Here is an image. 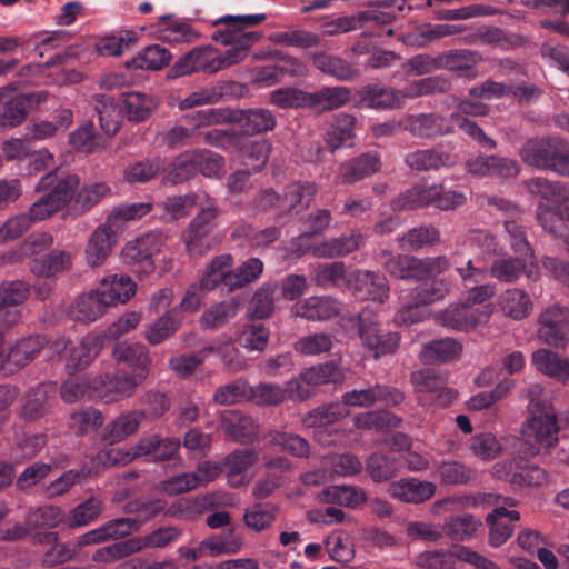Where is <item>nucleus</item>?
Wrapping results in <instances>:
<instances>
[{
	"label": "nucleus",
	"instance_id": "423d86ee",
	"mask_svg": "<svg viewBox=\"0 0 569 569\" xmlns=\"http://www.w3.org/2000/svg\"><path fill=\"white\" fill-rule=\"evenodd\" d=\"M538 339L552 348L565 349L569 343V309L552 305L538 317Z\"/></svg>",
	"mask_w": 569,
	"mask_h": 569
},
{
	"label": "nucleus",
	"instance_id": "4be33fe9",
	"mask_svg": "<svg viewBox=\"0 0 569 569\" xmlns=\"http://www.w3.org/2000/svg\"><path fill=\"white\" fill-rule=\"evenodd\" d=\"M97 291L108 308L129 301L137 292V284L129 276L109 274L100 280Z\"/></svg>",
	"mask_w": 569,
	"mask_h": 569
},
{
	"label": "nucleus",
	"instance_id": "052dcab7",
	"mask_svg": "<svg viewBox=\"0 0 569 569\" xmlns=\"http://www.w3.org/2000/svg\"><path fill=\"white\" fill-rule=\"evenodd\" d=\"M398 241L403 249L417 251L438 243L440 232L432 226H419L408 230Z\"/></svg>",
	"mask_w": 569,
	"mask_h": 569
},
{
	"label": "nucleus",
	"instance_id": "cd10ccee",
	"mask_svg": "<svg viewBox=\"0 0 569 569\" xmlns=\"http://www.w3.org/2000/svg\"><path fill=\"white\" fill-rule=\"evenodd\" d=\"M360 107L386 110L403 106L400 90L390 87L367 86L359 90Z\"/></svg>",
	"mask_w": 569,
	"mask_h": 569
},
{
	"label": "nucleus",
	"instance_id": "37998d69",
	"mask_svg": "<svg viewBox=\"0 0 569 569\" xmlns=\"http://www.w3.org/2000/svg\"><path fill=\"white\" fill-rule=\"evenodd\" d=\"M93 108L98 114L101 129L108 136L118 132L121 122V114L114 99L109 94H96Z\"/></svg>",
	"mask_w": 569,
	"mask_h": 569
},
{
	"label": "nucleus",
	"instance_id": "b1692460",
	"mask_svg": "<svg viewBox=\"0 0 569 569\" xmlns=\"http://www.w3.org/2000/svg\"><path fill=\"white\" fill-rule=\"evenodd\" d=\"M144 418L146 413L142 410H131L120 413L106 426L102 432V440L109 445L124 441L138 431Z\"/></svg>",
	"mask_w": 569,
	"mask_h": 569
},
{
	"label": "nucleus",
	"instance_id": "72a5a7b5",
	"mask_svg": "<svg viewBox=\"0 0 569 569\" xmlns=\"http://www.w3.org/2000/svg\"><path fill=\"white\" fill-rule=\"evenodd\" d=\"M209 201H216L207 192H191L183 196L168 197L161 207L171 219L178 220L189 216L194 207L208 206Z\"/></svg>",
	"mask_w": 569,
	"mask_h": 569
},
{
	"label": "nucleus",
	"instance_id": "aec40b11",
	"mask_svg": "<svg viewBox=\"0 0 569 569\" xmlns=\"http://www.w3.org/2000/svg\"><path fill=\"white\" fill-rule=\"evenodd\" d=\"M457 156L437 146L429 149H418L406 154L405 163L416 171L439 170L457 163Z\"/></svg>",
	"mask_w": 569,
	"mask_h": 569
},
{
	"label": "nucleus",
	"instance_id": "c85d7f7f",
	"mask_svg": "<svg viewBox=\"0 0 569 569\" xmlns=\"http://www.w3.org/2000/svg\"><path fill=\"white\" fill-rule=\"evenodd\" d=\"M102 346V338L98 335L89 333L82 337L78 345L70 348L66 357L67 368L74 371L84 369L99 356Z\"/></svg>",
	"mask_w": 569,
	"mask_h": 569
},
{
	"label": "nucleus",
	"instance_id": "c756f323",
	"mask_svg": "<svg viewBox=\"0 0 569 569\" xmlns=\"http://www.w3.org/2000/svg\"><path fill=\"white\" fill-rule=\"evenodd\" d=\"M106 310L102 299L94 289L76 298L68 307L67 313L73 321L89 323L100 318Z\"/></svg>",
	"mask_w": 569,
	"mask_h": 569
},
{
	"label": "nucleus",
	"instance_id": "a211bd4d",
	"mask_svg": "<svg viewBox=\"0 0 569 569\" xmlns=\"http://www.w3.org/2000/svg\"><path fill=\"white\" fill-rule=\"evenodd\" d=\"M112 357L118 363H124L133 370V377L146 380L151 369V358L147 348L141 343L117 342Z\"/></svg>",
	"mask_w": 569,
	"mask_h": 569
},
{
	"label": "nucleus",
	"instance_id": "e433bc0d",
	"mask_svg": "<svg viewBox=\"0 0 569 569\" xmlns=\"http://www.w3.org/2000/svg\"><path fill=\"white\" fill-rule=\"evenodd\" d=\"M233 121H237L246 134H260L272 131L276 128L277 119L274 114L263 108L249 109L233 114Z\"/></svg>",
	"mask_w": 569,
	"mask_h": 569
},
{
	"label": "nucleus",
	"instance_id": "412c9836",
	"mask_svg": "<svg viewBox=\"0 0 569 569\" xmlns=\"http://www.w3.org/2000/svg\"><path fill=\"white\" fill-rule=\"evenodd\" d=\"M437 491V486L428 480L417 478H403L393 481L388 487V493L406 503H422L431 499Z\"/></svg>",
	"mask_w": 569,
	"mask_h": 569
},
{
	"label": "nucleus",
	"instance_id": "f704fd0d",
	"mask_svg": "<svg viewBox=\"0 0 569 569\" xmlns=\"http://www.w3.org/2000/svg\"><path fill=\"white\" fill-rule=\"evenodd\" d=\"M233 258L229 253L220 254L214 257L206 267L204 273L200 278L204 290L210 292L214 290L219 284H224L230 291L229 278L232 276Z\"/></svg>",
	"mask_w": 569,
	"mask_h": 569
},
{
	"label": "nucleus",
	"instance_id": "c9c22d12",
	"mask_svg": "<svg viewBox=\"0 0 569 569\" xmlns=\"http://www.w3.org/2000/svg\"><path fill=\"white\" fill-rule=\"evenodd\" d=\"M362 243V233L358 230H352L349 234H342L328 241L319 242L315 249V256L318 258L347 256L358 250Z\"/></svg>",
	"mask_w": 569,
	"mask_h": 569
},
{
	"label": "nucleus",
	"instance_id": "e2e57ef3",
	"mask_svg": "<svg viewBox=\"0 0 569 569\" xmlns=\"http://www.w3.org/2000/svg\"><path fill=\"white\" fill-rule=\"evenodd\" d=\"M420 259L408 254H398L395 259L383 261L382 267L393 278L421 280Z\"/></svg>",
	"mask_w": 569,
	"mask_h": 569
},
{
	"label": "nucleus",
	"instance_id": "9b49d317",
	"mask_svg": "<svg viewBox=\"0 0 569 569\" xmlns=\"http://www.w3.org/2000/svg\"><path fill=\"white\" fill-rule=\"evenodd\" d=\"M381 168L382 162L378 152H363L339 163L335 183L351 186L376 174Z\"/></svg>",
	"mask_w": 569,
	"mask_h": 569
},
{
	"label": "nucleus",
	"instance_id": "5fc2aeb1",
	"mask_svg": "<svg viewBox=\"0 0 569 569\" xmlns=\"http://www.w3.org/2000/svg\"><path fill=\"white\" fill-rule=\"evenodd\" d=\"M238 311L239 301L236 298H231L214 303L204 310L200 318V323L203 328L216 329L234 318Z\"/></svg>",
	"mask_w": 569,
	"mask_h": 569
},
{
	"label": "nucleus",
	"instance_id": "603ef678",
	"mask_svg": "<svg viewBox=\"0 0 569 569\" xmlns=\"http://www.w3.org/2000/svg\"><path fill=\"white\" fill-rule=\"evenodd\" d=\"M197 174L192 150L184 151L172 159L170 164L163 167V181L172 184L183 183Z\"/></svg>",
	"mask_w": 569,
	"mask_h": 569
},
{
	"label": "nucleus",
	"instance_id": "39448f33",
	"mask_svg": "<svg viewBox=\"0 0 569 569\" xmlns=\"http://www.w3.org/2000/svg\"><path fill=\"white\" fill-rule=\"evenodd\" d=\"M166 241L167 236L162 231L147 232L126 243L123 260L133 272L149 274L156 268L153 258L161 252Z\"/></svg>",
	"mask_w": 569,
	"mask_h": 569
},
{
	"label": "nucleus",
	"instance_id": "09e8293b",
	"mask_svg": "<svg viewBox=\"0 0 569 569\" xmlns=\"http://www.w3.org/2000/svg\"><path fill=\"white\" fill-rule=\"evenodd\" d=\"M311 280L321 288L348 286L346 264L340 261L318 263L312 268Z\"/></svg>",
	"mask_w": 569,
	"mask_h": 569
},
{
	"label": "nucleus",
	"instance_id": "7ed1b4c3",
	"mask_svg": "<svg viewBox=\"0 0 569 569\" xmlns=\"http://www.w3.org/2000/svg\"><path fill=\"white\" fill-rule=\"evenodd\" d=\"M220 214V209L216 201H209L194 216L186 228L182 240L187 253L192 258L202 257L214 248L218 243L213 234L216 220Z\"/></svg>",
	"mask_w": 569,
	"mask_h": 569
},
{
	"label": "nucleus",
	"instance_id": "774afa93",
	"mask_svg": "<svg viewBox=\"0 0 569 569\" xmlns=\"http://www.w3.org/2000/svg\"><path fill=\"white\" fill-rule=\"evenodd\" d=\"M69 143L74 150L87 153L104 147L103 140L94 132L91 122H86L73 130L69 136Z\"/></svg>",
	"mask_w": 569,
	"mask_h": 569
},
{
	"label": "nucleus",
	"instance_id": "0eeeda50",
	"mask_svg": "<svg viewBox=\"0 0 569 569\" xmlns=\"http://www.w3.org/2000/svg\"><path fill=\"white\" fill-rule=\"evenodd\" d=\"M49 343L42 335L20 338L8 350L0 347V372L12 375L31 363Z\"/></svg>",
	"mask_w": 569,
	"mask_h": 569
},
{
	"label": "nucleus",
	"instance_id": "473e14b6",
	"mask_svg": "<svg viewBox=\"0 0 569 569\" xmlns=\"http://www.w3.org/2000/svg\"><path fill=\"white\" fill-rule=\"evenodd\" d=\"M117 243L116 239L98 226L90 234L84 248L87 264L92 268L102 266Z\"/></svg>",
	"mask_w": 569,
	"mask_h": 569
},
{
	"label": "nucleus",
	"instance_id": "bf43d9fd",
	"mask_svg": "<svg viewBox=\"0 0 569 569\" xmlns=\"http://www.w3.org/2000/svg\"><path fill=\"white\" fill-rule=\"evenodd\" d=\"M174 311L164 312L147 327L144 337L149 343L159 345L177 332L181 320L174 316Z\"/></svg>",
	"mask_w": 569,
	"mask_h": 569
},
{
	"label": "nucleus",
	"instance_id": "8fccbe9b",
	"mask_svg": "<svg viewBox=\"0 0 569 569\" xmlns=\"http://www.w3.org/2000/svg\"><path fill=\"white\" fill-rule=\"evenodd\" d=\"M320 501L357 508L366 502V492L355 486H332L326 488L319 496Z\"/></svg>",
	"mask_w": 569,
	"mask_h": 569
},
{
	"label": "nucleus",
	"instance_id": "13d9d810",
	"mask_svg": "<svg viewBox=\"0 0 569 569\" xmlns=\"http://www.w3.org/2000/svg\"><path fill=\"white\" fill-rule=\"evenodd\" d=\"M315 67L323 73H327L340 81L351 80L356 76V70L351 64L336 56L327 53H316L312 58Z\"/></svg>",
	"mask_w": 569,
	"mask_h": 569
},
{
	"label": "nucleus",
	"instance_id": "4c0bfd02",
	"mask_svg": "<svg viewBox=\"0 0 569 569\" xmlns=\"http://www.w3.org/2000/svg\"><path fill=\"white\" fill-rule=\"evenodd\" d=\"M461 352L462 345L458 340L445 338L426 343L419 358L426 363L449 362L458 359Z\"/></svg>",
	"mask_w": 569,
	"mask_h": 569
},
{
	"label": "nucleus",
	"instance_id": "338daca9",
	"mask_svg": "<svg viewBox=\"0 0 569 569\" xmlns=\"http://www.w3.org/2000/svg\"><path fill=\"white\" fill-rule=\"evenodd\" d=\"M525 189L532 196L557 203L568 187L559 181H551L542 177H536L522 182Z\"/></svg>",
	"mask_w": 569,
	"mask_h": 569
},
{
	"label": "nucleus",
	"instance_id": "79ce46f5",
	"mask_svg": "<svg viewBox=\"0 0 569 569\" xmlns=\"http://www.w3.org/2000/svg\"><path fill=\"white\" fill-rule=\"evenodd\" d=\"M318 188L308 181H296L287 187L283 193L284 213L300 212L312 202Z\"/></svg>",
	"mask_w": 569,
	"mask_h": 569
},
{
	"label": "nucleus",
	"instance_id": "680f3d73",
	"mask_svg": "<svg viewBox=\"0 0 569 569\" xmlns=\"http://www.w3.org/2000/svg\"><path fill=\"white\" fill-rule=\"evenodd\" d=\"M170 60L171 53L166 48L152 44L141 50L128 64L139 69L160 70L168 66Z\"/></svg>",
	"mask_w": 569,
	"mask_h": 569
},
{
	"label": "nucleus",
	"instance_id": "f257e3e1",
	"mask_svg": "<svg viewBox=\"0 0 569 569\" xmlns=\"http://www.w3.org/2000/svg\"><path fill=\"white\" fill-rule=\"evenodd\" d=\"M266 14H244V16H226L219 21L226 24V29L219 31L216 40L224 46H229L224 53H217V62L219 70L229 68L239 63L247 57L249 48L257 43L262 33L258 31L247 30L264 21Z\"/></svg>",
	"mask_w": 569,
	"mask_h": 569
},
{
	"label": "nucleus",
	"instance_id": "393cba45",
	"mask_svg": "<svg viewBox=\"0 0 569 569\" xmlns=\"http://www.w3.org/2000/svg\"><path fill=\"white\" fill-rule=\"evenodd\" d=\"M531 362L538 372L562 383L569 382V358L540 348L532 353Z\"/></svg>",
	"mask_w": 569,
	"mask_h": 569
},
{
	"label": "nucleus",
	"instance_id": "69168bd1",
	"mask_svg": "<svg viewBox=\"0 0 569 569\" xmlns=\"http://www.w3.org/2000/svg\"><path fill=\"white\" fill-rule=\"evenodd\" d=\"M93 379L87 376H70L60 387V397L66 403H74L86 396L93 398Z\"/></svg>",
	"mask_w": 569,
	"mask_h": 569
},
{
	"label": "nucleus",
	"instance_id": "f8f14e48",
	"mask_svg": "<svg viewBox=\"0 0 569 569\" xmlns=\"http://www.w3.org/2000/svg\"><path fill=\"white\" fill-rule=\"evenodd\" d=\"M359 335L362 343L373 352L376 358L392 353L400 340L397 332L380 333L378 322L368 309L359 313Z\"/></svg>",
	"mask_w": 569,
	"mask_h": 569
},
{
	"label": "nucleus",
	"instance_id": "20e7f679",
	"mask_svg": "<svg viewBox=\"0 0 569 569\" xmlns=\"http://www.w3.org/2000/svg\"><path fill=\"white\" fill-rule=\"evenodd\" d=\"M536 412L530 413L523 426L525 437L537 445L530 447V456H537L541 451L549 453L559 442L560 427L555 407L536 405Z\"/></svg>",
	"mask_w": 569,
	"mask_h": 569
},
{
	"label": "nucleus",
	"instance_id": "58836bf2",
	"mask_svg": "<svg viewBox=\"0 0 569 569\" xmlns=\"http://www.w3.org/2000/svg\"><path fill=\"white\" fill-rule=\"evenodd\" d=\"M56 388L52 383H40L26 395L21 416L26 420H37L48 411L49 398L53 397Z\"/></svg>",
	"mask_w": 569,
	"mask_h": 569
},
{
	"label": "nucleus",
	"instance_id": "864d4df0",
	"mask_svg": "<svg viewBox=\"0 0 569 569\" xmlns=\"http://www.w3.org/2000/svg\"><path fill=\"white\" fill-rule=\"evenodd\" d=\"M24 520L31 531L36 529H52L66 521V515L60 507L46 505L29 510Z\"/></svg>",
	"mask_w": 569,
	"mask_h": 569
},
{
	"label": "nucleus",
	"instance_id": "2f4dec72",
	"mask_svg": "<svg viewBox=\"0 0 569 569\" xmlns=\"http://www.w3.org/2000/svg\"><path fill=\"white\" fill-rule=\"evenodd\" d=\"M226 433L233 440L253 442L259 438V425L239 411H228L222 417Z\"/></svg>",
	"mask_w": 569,
	"mask_h": 569
},
{
	"label": "nucleus",
	"instance_id": "0e129e2a",
	"mask_svg": "<svg viewBox=\"0 0 569 569\" xmlns=\"http://www.w3.org/2000/svg\"><path fill=\"white\" fill-rule=\"evenodd\" d=\"M348 415L345 405L329 403L310 411L302 420L306 427H328Z\"/></svg>",
	"mask_w": 569,
	"mask_h": 569
},
{
	"label": "nucleus",
	"instance_id": "4d7b16f0",
	"mask_svg": "<svg viewBox=\"0 0 569 569\" xmlns=\"http://www.w3.org/2000/svg\"><path fill=\"white\" fill-rule=\"evenodd\" d=\"M481 522L471 515L448 517L442 526L445 532L450 539L456 541H467L475 537Z\"/></svg>",
	"mask_w": 569,
	"mask_h": 569
},
{
	"label": "nucleus",
	"instance_id": "a18cd8bd",
	"mask_svg": "<svg viewBox=\"0 0 569 569\" xmlns=\"http://www.w3.org/2000/svg\"><path fill=\"white\" fill-rule=\"evenodd\" d=\"M278 507L271 502H256L244 509L243 521L248 529L261 532L272 527Z\"/></svg>",
	"mask_w": 569,
	"mask_h": 569
},
{
	"label": "nucleus",
	"instance_id": "ea45409f",
	"mask_svg": "<svg viewBox=\"0 0 569 569\" xmlns=\"http://www.w3.org/2000/svg\"><path fill=\"white\" fill-rule=\"evenodd\" d=\"M72 266V254L67 250H52L31 262V272L39 278H50Z\"/></svg>",
	"mask_w": 569,
	"mask_h": 569
},
{
	"label": "nucleus",
	"instance_id": "a878e982",
	"mask_svg": "<svg viewBox=\"0 0 569 569\" xmlns=\"http://www.w3.org/2000/svg\"><path fill=\"white\" fill-rule=\"evenodd\" d=\"M258 459V452L253 449L234 450L229 453L224 459L228 483L233 488L248 485V470Z\"/></svg>",
	"mask_w": 569,
	"mask_h": 569
},
{
	"label": "nucleus",
	"instance_id": "f3484780",
	"mask_svg": "<svg viewBox=\"0 0 569 569\" xmlns=\"http://www.w3.org/2000/svg\"><path fill=\"white\" fill-rule=\"evenodd\" d=\"M348 288L361 299H371L383 303L389 297L387 279L368 270H358L349 274Z\"/></svg>",
	"mask_w": 569,
	"mask_h": 569
},
{
	"label": "nucleus",
	"instance_id": "c03bdc74",
	"mask_svg": "<svg viewBox=\"0 0 569 569\" xmlns=\"http://www.w3.org/2000/svg\"><path fill=\"white\" fill-rule=\"evenodd\" d=\"M499 307L506 317L521 320L529 316L532 302L530 297L520 289H508L498 300Z\"/></svg>",
	"mask_w": 569,
	"mask_h": 569
},
{
	"label": "nucleus",
	"instance_id": "4468645a",
	"mask_svg": "<svg viewBox=\"0 0 569 569\" xmlns=\"http://www.w3.org/2000/svg\"><path fill=\"white\" fill-rule=\"evenodd\" d=\"M402 124L403 130L422 139H433L453 131L451 120L435 112L406 114Z\"/></svg>",
	"mask_w": 569,
	"mask_h": 569
},
{
	"label": "nucleus",
	"instance_id": "49530a36",
	"mask_svg": "<svg viewBox=\"0 0 569 569\" xmlns=\"http://www.w3.org/2000/svg\"><path fill=\"white\" fill-rule=\"evenodd\" d=\"M159 100L152 96L139 91H131L123 94V106L128 119L131 121H143L157 109Z\"/></svg>",
	"mask_w": 569,
	"mask_h": 569
},
{
	"label": "nucleus",
	"instance_id": "2eb2a0df",
	"mask_svg": "<svg viewBox=\"0 0 569 569\" xmlns=\"http://www.w3.org/2000/svg\"><path fill=\"white\" fill-rule=\"evenodd\" d=\"M499 500L508 506L513 507L516 500L513 498H502L492 493H479V495H459L449 496L435 501L431 505L430 512L435 516H440L445 512H455L470 508L488 507L498 503Z\"/></svg>",
	"mask_w": 569,
	"mask_h": 569
},
{
	"label": "nucleus",
	"instance_id": "9d476101",
	"mask_svg": "<svg viewBox=\"0 0 569 569\" xmlns=\"http://www.w3.org/2000/svg\"><path fill=\"white\" fill-rule=\"evenodd\" d=\"M141 383L143 380L131 375L104 373L93 378L92 391L94 398L104 403H113L131 397Z\"/></svg>",
	"mask_w": 569,
	"mask_h": 569
},
{
	"label": "nucleus",
	"instance_id": "3c124183",
	"mask_svg": "<svg viewBox=\"0 0 569 569\" xmlns=\"http://www.w3.org/2000/svg\"><path fill=\"white\" fill-rule=\"evenodd\" d=\"M104 422L102 412L93 407L72 411L68 419V428L77 436H84L99 429Z\"/></svg>",
	"mask_w": 569,
	"mask_h": 569
},
{
	"label": "nucleus",
	"instance_id": "ddd939ff",
	"mask_svg": "<svg viewBox=\"0 0 569 569\" xmlns=\"http://www.w3.org/2000/svg\"><path fill=\"white\" fill-rule=\"evenodd\" d=\"M491 309H475L466 302L450 305L437 316V321L446 328L469 332L489 319Z\"/></svg>",
	"mask_w": 569,
	"mask_h": 569
},
{
	"label": "nucleus",
	"instance_id": "6e6d98bb",
	"mask_svg": "<svg viewBox=\"0 0 569 569\" xmlns=\"http://www.w3.org/2000/svg\"><path fill=\"white\" fill-rule=\"evenodd\" d=\"M182 532L178 527H160L148 535L133 537L137 552L146 549H161L178 541Z\"/></svg>",
	"mask_w": 569,
	"mask_h": 569
},
{
	"label": "nucleus",
	"instance_id": "bb28decb",
	"mask_svg": "<svg viewBox=\"0 0 569 569\" xmlns=\"http://www.w3.org/2000/svg\"><path fill=\"white\" fill-rule=\"evenodd\" d=\"M520 519V513L516 510H508L505 507L495 508L487 517L489 525V543L492 547H500L512 535L513 522Z\"/></svg>",
	"mask_w": 569,
	"mask_h": 569
},
{
	"label": "nucleus",
	"instance_id": "1a4fd4ad",
	"mask_svg": "<svg viewBox=\"0 0 569 569\" xmlns=\"http://www.w3.org/2000/svg\"><path fill=\"white\" fill-rule=\"evenodd\" d=\"M410 381L415 390L422 395L418 399L422 406L432 400L436 405L446 407L456 398V392L447 387L446 379L431 369L412 372Z\"/></svg>",
	"mask_w": 569,
	"mask_h": 569
},
{
	"label": "nucleus",
	"instance_id": "dca6fc26",
	"mask_svg": "<svg viewBox=\"0 0 569 569\" xmlns=\"http://www.w3.org/2000/svg\"><path fill=\"white\" fill-rule=\"evenodd\" d=\"M197 71H204L208 73H216L219 71L217 52L211 47L194 48L184 54L170 68L168 76L170 78H179L189 76Z\"/></svg>",
	"mask_w": 569,
	"mask_h": 569
},
{
	"label": "nucleus",
	"instance_id": "5701e85b",
	"mask_svg": "<svg viewBox=\"0 0 569 569\" xmlns=\"http://www.w3.org/2000/svg\"><path fill=\"white\" fill-rule=\"evenodd\" d=\"M341 311V303L330 296H312L301 300L293 307L297 317L309 321H327Z\"/></svg>",
	"mask_w": 569,
	"mask_h": 569
},
{
	"label": "nucleus",
	"instance_id": "6e6552de",
	"mask_svg": "<svg viewBox=\"0 0 569 569\" xmlns=\"http://www.w3.org/2000/svg\"><path fill=\"white\" fill-rule=\"evenodd\" d=\"M527 258L528 257L520 256L518 258L498 259L491 264L489 270L487 268L476 267L473 261L469 259L467 267L458 268L457 271L466 284L485 280L488 272L499 281L512 282L525 271Z\"/></svg>",
	"mask_w": 569,
	"mask_h": 569
},
{
	"label": "nucleus",
	"instance_id": "7c9ffc66",
	"mask_svg": "<svg viewBox=\"0 0 569 569\" xmlns=\"http://www.w3.org/2000/svg\"><path fill=\"white\" fill-rule=\"evenodd\" d=\"M356 118L349 113H338L330 122L325 134L327 148L333 152L345 146H350L355 139Z\"/></svg>",
	"mask_w": 569,
	"mask_h": 569
},
{
	"label": "nucleus",
	"instance_id": "f03ea898",
	"mask_svg": "<svg viewBox=\"0 0 569 569\" xmlns=\"http://www.w3.org/2000/svg\"><path fill=\"white\" fill-rule=\"evenodd\" d=\"M519 156L529 166L569 178V142L559 137L527 140Z\"/></svg>",
	"mask_w": 569,
	"mask_h": 569
},
{
	"label": "nucleus",
	"instance_id": "6ab92c4d",
	"mask_svg": "<svg viewBox=\"0 0 569 569\" xmlns=\"http://www.w3.org/2000/svg\"><path fill=\"white\" fill-rule=\"evenodd\" d=\"M79 186L80 180L76 174H58L57 171H51L39 180L36 191L50 188L48 194L63 208L74 200Z\"/></svg>",
	"mask_w": 569,
	"mask_h": 569
},
{
	"label": "nucleus",
	"instance_id": "de8ad7c7",
	"mask_svg": "<svg viewBox=\"0 0 569 569\" xmlns=\"http://www.w3.org/2000/svg\"><path fill=\"white\" fill-rule=\"evenodd\" d=\"M103 500L91 496L72 508L66 516V523L69 528H81L90 525L99 518L103 510Z\"/></svg>",
	"mask_w": 569,
	"mask_h": 569
},
{
	"label": "nucleus",
	"instance_id": "a19ab883",
	"mask_svg": "<svg viewBox=\"0 0 569 569\" xmlns=\"http://www.w3.org/2000/svg\"><path fill=\"white\" fill-rule=\"evenodd\" d=\"M351 99V91L347 87H322L318 91L310 92L309 108L320 111L339 109Z\"/></svg>",
	"mask_w": 569,
	"mask_h": 569
}]
</instances>
